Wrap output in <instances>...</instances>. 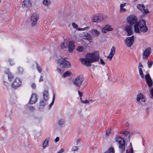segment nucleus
<instances>
[{"label": "nucleus", "instance_id": "33", "mask_svg": "<svg viewBox=\"0 0 153 153\" xmlns=\"http://www.w3.org/2000/svg\"><path fill=\"white\" fill-rule=\"evenodd\" d=\"M111 128H108V129L106 131V134L107 136H108L110 135V133L111 132Z\"/></svg>", "mask_w": 153, "mask_h": 153}, {"label": "nucleus", "instance_id": "37", "mask_svg": "<svg viewBox=\"0 0 153 153\" xmlns=\"http://www.w3.org/2000/svg\"><path fill=\"white\" fill-rule=\"evenodd\" d=\"M145 77L146 81L147 80H149V79H151L149 75V74H146L145 76Z\"/></svg>", "mask_w": 153, "mask_h": 153}, {"label": "nucleus", "instance_id": "27", "mask_svg": "<svg viewBox=\"0 0 153 153\" xmlns=\"http://www.w3.org/2000/svg\"><path fill=\"white\" fill-rule=\"evenodd\" d=\"M105 30L107 31H112L113 30V29L109 25H106L104 27Z\"/></svg>", "mask_w": 153, "mask_h": 153}, {"label": "nucleus", "instance_id": "17", "mask_svg": "<svg viewBox=\"0 0 153 153\" xmlns=\"http://www.w3.org/2000/svg\"><path fill=\"white\" fill-rule=\"evenodd\" d=\"M23 4H22V7H30L31 6V4L30 2V0H24L23 1Z\"/></svg>", "mask_w": 153, "mask_h": 153}, {"label": "nucleus", "instance_id": "59", "mask_svg": "<svg viewBox=\"0 0 153 153\" xmlns=\"http://www.w3.org/2000/svg\"><path fill=\"white\" fill-rule=\"evenodd\" d=\"M131 137V135L130 134L128 136V140H129Z\"/></svg>", "mask_w": 153, "mask_h": 153}, {"label": "nucleus", "instance_id": "1", "mask_svg": "<svg viewBox=\"0 0 153 153\" xmlns=\"http://www.w3.org/2000/svg\"><path fill=\"white\" fill-rule=\"evenodd\" d=\"M127 22L131 26L135 24L134 27L135 33H140V31L145 33L148 31V27L144 20H141L139 22H137V20L136 16L134 15H131L127 17Z\"/></svg>", "mask_w": 153, "mask_h": 153}, {"label": "nucleus", "instance_id": "5", "mask_svg": "<svg viewBox=\"0 0 153 153\" xmlns=\"http://www.w3.org/2000/svg\"><path fill=\"white\" fill-rule=\"evenodd\" d=\"M84 79L83 75H81L77 76L74 81V84L77 87H80L82 84Z\"/></svg>", "mask_w": 153, "mask_h": 153}, {"label": "nucleus", "instance_id": "15", "mask_svg": "<svg viewBox=\"0 0 153 153\" xmlns=\"http://www.w3.org/2000/svg\"><path fill=\"white\" fill-rule=\"evenodd\" d=\"M91 33L94 37H98L100 34L99 31L95 29H92Z\"/></svg>", "mask_w": 153, "mask_h": 153}, {"label": "nucleus", "instance_id": "46", "mask_svg": "<svg viewBox=\"0 0 153 153\" xmlns=\"http://www.w3.org/2000/svg\"><path fill=\"white\" fill-rule=\"evenodd\" d=\"M129 133V132L127 131H124V134L125 135V136L126 137L128 134Z\"/></svg>", "mask_w": 153, "mask_h": 153}, {"label": "nucleus", "instance_id": "31", "mask_svg": "<svg viewBox=\"0 0 153 153\" xmlns=\"http://www.w3.org/2000/svg\"><path fill=\"white\" fill-rule=\"evenodd\" d=\"M65 120L64 119H61L58 121V123L59 125H62L64 123Z\"/></svg>", "mask_w": 153, "mask_h": 153}, {"label": "nucleus", "instance_id": "8", "mask_svg": "<svg viewBox=\"0 0 153 153\" xmlns=\"http://www.w3.org/2000/svg\"><path fill=\"white\" fill-rule=\"evenodd\" d=\"M22 84V82L19 78H16L12 84V87L14 89L20 87Z\"/></svg>", "mask_w": 153, "mask_h": 153}, {"label": "nucleus", "instance_id": "58", "mask_svg": "<svg viewBox=\"0 0 153 153\" xmlns=\"http://www.w3.org/2000/svg\"><path fill=\"white\" fill-rule=\"evenodd\" d=\"M131 153H133V149L132 147H131L130 149Z\"/></svg>", "mask_w": 153, "mask_h": 153}, {"label": "nucleus", "instance_id": "9", "mask_svg": "<svg viewBox=\"0 0 153 153\" xmlns=\"http://www.w3.org/2000/svg\"><path fill=\"white\" fill-rule=\"evenodd\" d=\"M125 30L127 33L128 36L131 35L133 33V26L131 25H127L125 27Z\"/></svg>", "mask_w": 153, "mask_h": 153}, {"label": "nucleus", "instance_id": "16", "mask_svg": "<svg viewBox=\"0 0 153 153\" xmlns=\"http://www.w3.org/2000/svg\"><path fill=\"white\" fill-rule=\"evenodd\" d=\"M83 38L84 39H88L89 42L92 39V37L89 33L87 32H85L83 33Z\"/></svg>", "mask_w": 153, "mask_h": 153}, {"label": "nucleus", "instance_id": "20", "mask_svg": "<svg viewBox=\"0 0 153 153\" xmlns=\"http://www.w3.org/2000/svg\"><path fill=\"white\" fill-rule=\"evenodd\" d=\"M43 96L44 97V99L46 101H47L48 99V92L47 91H44L43 94Z\"/></svg>", "mask_w": 153, "mask_h": 153}, {"label": "nucleus", "instance_id": "52", "mask_svg": "<svg viewBox=\"0 0 153 153\" xmlns=\"http://www.w3.org/2000/svg\"><path fill=\"white\" fill-rule=\"evenodd\" d=\"M106 30H105V28L103 27L102 29V32L104 33H106Z\"/></svg>", "mask_w": 153, "mask_h": 153}, {"label": "nucleus", "instance_id": "11", "mask_svg": "<svg viewBox=\"0 0 153 153\" xmlns=\"http://www.w3.org/2000/svg\"><path fill=\"white\" fill-rule=\"evenodd\" d=\"M134 41V37L132 36L130 37H128L126 38V42L128 47H131L133 44Z\"/></svg>", "mask_w": 153, "mask_h": 153}, {"label": "nucleus", "instance_id": "34", "mask_svg": "<svg viewBox=\"0 0 153 153\" xmlns=\"http://www.w3.org/2000/svg\"><path fill=\"white\" fill-rule=\"evenodd\" d=\"M143 11V13L144 14H147L149 13V11L147 8L145 9L142 11Z\"/></svg>", "mask_w": 153, "mask_h": 153}, {"label": "nucleus", "instance_id": "50", "mask_svg": "<svg viewBox=\"0 0 153 153\" xmlns=\"http://www.w3.org/2000/svg\"><path fill=\"white\" fill-rule=\"evenodd\" d=\"M64 151V149H63L62 148L61 149L60 151L58 152L57 153H63V152Z\"/></svg>", "mask_w": 153, "mask_h": 153}, {"label": "nucleus", "instance_id": "45", "mask_svg": "<svg viewBox=\"0 0 153 153\" xmlns=\"http://www.w3.org/2000/svg\"><path fill=\"white\" fill-rule=\"evenodd\" d=\"M100 59V63L101 64H102L103 65H104L105 64V63L103 61V60L101 58Z\"/></svg>", "mask_w": 153, "mask_h": 153}, {"label": "nucleus", "instance_id": "13", "mask_svg": "<svg viewBox=\"0 0 153 153\" xmlns=\"http://www.w3.org/2000/svg\"><path fill=\"white\" fill-rule=\"evenodd\" d=\"M122 144H118L120 152L121 153L125 152L126 148L125 142L124 140H123Z\"/></svg>", "mask_w": 153, "mask_h": 153}, {"label": "nucleus", "instance_id": "35", "mask_svg": "<svg viewBox=\"0 0 153 153\" xmlns=\"http://www.w3.org/2000/svg\"><path fill=\"white\" fill-rule=\"evenodd\" d=\"M55 99V94H54L53 96L52 101L51 102V103L49 105V107L50 108L51 107V106H52V105L53 104V103L54 102Z\"/></svg>", "mask_w": 153, "mask_h": 153}, {"label": "nucleus", "instance_id": "36", "mask_svg": "<svg viewBox=\"0 0 153 153\" xmlns=\"http://www.w3.org/2000/svg\"><path fill=\"white\" fill-rule=\"evenodd\" d=\"M77 50L79 52H82L83 50V48L82 46H79L77 49Z\"/></svg>", "mask_w": 153, "mask_h": 153}, {"label": "nucleus", "instance_id": "2", "mask_svg": "<svg viewBox=\"0 0 153 153\" xmlns=\"http://www.w3.org/2000/svg\"><path fill=\"white\" fill-rule=\"evenodd\" d=\"M99 58V54L97 52L87 54L86 58H80V60L81 63L87 66H89L91 65V63L97 61Z\"/></svg>", "mask_w": 153, "mask_h": 153}, {"label": "nucleus", "instance_id": "47", "mask_svg": "<svg viewBox=\"0 0 153 153\" xmlns=\"http://www.w3.org/2000/svg\"><path fill=\"white\" fill-rule=\"evenodd\" d=\"M18 69L19 72L20 73H22V72L23 71V69L22 68L19 67L18 68Z\"/></svg>", "mask_w": 153, "mask_h": 153}, {"label": "nucleus", "instance_id": "6", "mask_svg": "<svg viewBox=\"0 0 153 153\" xmlns=\"http://www.w3.org/2000/svg\"><path fill=\"white\" fill-rule=\"evenodd\" d=\"M39 17V15L37 13H34L32 14L31 17V22L32 27H34L36 24Z\"/></svg>", "mask_w": 153, "mask_h": 153}, {"label": "nucleus", "instance_id": "39", "mask_svg": "<svg viewBox=\"0 0 153 153\" xmlns=\"http://www.w3.org/2000/svg\"><path fill=\"white\" fill-rule=\"evenodd\" d=\"M153 62H149V61H148V65L149 68H150L152 65Z\"/></svg>", "mask_w": 153, "mask_h": 153}, {"label": "nucleus", "instance_id": "24", "mask_svg": "<svg viewBox=\"0 0 153 153\" xmlns=\"http://www.w3.org/2000/svg\"><path fill=\"white\" fill-rule=\"evenodd\" d=\"M137 8L141 11H142L145 8L144 5L142 4H138L137 5Z\"/></svg>", "mask_w": 153, "mask_h": 153}, {"label": "nucleus", "instance_id": "21", "mask_svg": "<svg viewBox=\"0 0 153 153\" xmlns=\"http://www.w3.org/2000/svg\"><path fill=\"white\" fill-rule=\"evenodd\" d=\"M116 139V141L118 143V145L122 144V143H123V140H124L121 137H120V136H117V137Z\"/></svg>", "mask_w": 153, "mask_h": 153}, {"label": "nucleus", "instance_id": "4", "mask_svg": "<svg viewBox=\"0 0 153 153\" xmlns=\"http://www.w3.org/2000/svg\"><path fill=\"white\" fill-rule=\"evenodd\" d=\"M57 63L63 68H68L71 67V64L69 62L66 61L65 58L59 59L56 60Z\"/></svg>", "mask_w": 153, "mask_h": 153}, {"label": "nucleus", "instance_id": "40", "mask_svg": "<svg viewBox=\"0 0 153 153\" xmlns=\"http://www.w3.org/2000/svg\"><path fill=\"white\" fill-rule=\"evenodd\" d=\"M126 11V9L123 7L120 8V11L121 13H123Z\"/></svg>", "mask_w": 153, "mask_h": 153}, {"label": "nucleus", "instance_id": "12", "mask_svg": "<svg viewBox=\"0 0 153 153\" xmlns=\"http://www.w3.org/2000/svg\"><path fill=\"white\" fill-rule=\"evenodd\" d=\"M37 98L36 94H33L29 101L30 103L31 104H33L37 102Z\"/></svg>", "mask_w": 153, "mask_h": 153}, {"label": "nucleus", "instance_id": "23", "mask_svg": "<svg viewBox=\"0 0 153 153\" xmlns=\"http://www.w3.org/2000/svg\"><path fill=\"white\" fill-rule=\"evenodd\" d=\"M104 153H114V148L113 147H110Z\"/></svg>", "mask_w": 153, "mask_h": 153}, {"label": "nucleus", "instance_id": "32", "mask_svg": "<svg viewBox=\"0 0 153 153\" xmlns=\"http://www.w3.org/2000/svg\"><path fill=\"white\" fill-rule=\"evenodd\" d=\"M139 72L140 76L142 78H143L144 77V76L141 68H139Z\"/></svg>", "mask_w": 153, "mask_h": 153}, {"label": "nucleus", "instance_id": "18", "mask_svg": "<svg viewBox=\"0 0 153 153\" xmlns=\"http://www.w3.org/2000/svg\"><path fill=\"white\" fill-rule=\"evenodd\" d=\"M141 100V101L143 102H144L145 101V100L143 97V95L141 93L138 94L137 96V102H139L140 100Z\"/></svg>", "mask_w": 153, "mask_h": 153}, {"label": "nucleus", "instance_id": "54", "mask_svg": "<svg viewBox=\"0 0 153 153\" xmlns=\"http://www.w3.org/2000/svg\"><path fill=\"white\" fill-rule=\"evenodd\" d=\"M150 93L152 97H153V88H152L150 91Z\"/></svg>", "mask_w": 153, "mask_h": 153}, {"label": "nucleus", "instance_id": "57", "mask_svg": "<svg viewBox=\"0 0 153 153\" xmlns=\"http://www.w3.org/2000/svg\"><path fill=\"white\" fill-rule=\"evenodd\" d=\"M80 142V139H78V140H77V141H76V144L77 145H78V144Z\"/></svg>", "mask_w": 153, "mask_h": 153}, {"label": "nucleus", "instance_id": "51", "mask_svg": "<svg viewBox=\"0 0 153 153\" xmlns=\"http://www.w3.org/2000/svg\"><path fill=\"white\" fill-rule=\"evenodd\" d=\"M31 87L33 89H35L36 87V85L35 83H33L31 85Z\"/></svg>", "mask_w": 153, "mask_h": 153}, {"label": "nucleus", "instance_id": "25", "mask_svg": "<svg viewBox=\"0 0 153 153\" xmlns=\"http://www.w3.org/2000/svg\"><path fill=\"white\" fill-rule=\"evenodd\" d=\"M43 4L46 6H49L51 3L50 0H43Z\"/></svg>", "mask_w": 153, "mask_h": 153}, {"label": "nucleus", "instance_id": "10", "mask_svg": "<svg viewBox=\"0 0 153 153\" xmlns=\"http://www.w3.org/2000/svg\"><path fill=\"white\" fill-rule=\"evenodd\" d=\"M151 52V48L150 47H148L146 48L144 51L143 54V59H147L148 57L150 55Z\"/></svg>", "mask_w": 153, "mask_h": 153}, {"label": "nucleus", "instance_id": "60", "mask_svg": "<svg viewBox=\"0 0 153 153\" xmlns=\"http://www.w3.org/2000/svg\"><path fill=\"white\" fill-rule=\"evenodd\" d=\"M124 131H121L120 133H121V134H124Z\"/></svg>", "mask_w": 153, "mask_h": 153}, {"label": "nucleus", "instance_id": "14", "mask_svg": "<svg viewBox=\"0 0 153 153\" xmlns=\"http://www.w3.org/2000/svg\"><path fill=\"white\" fill-rule=\"evenodd\" d=\"M115 47L113 46L111 50L110 53L107 57L108 59H109L110 60L112 59L113 56L115 54Z\"/></svg>", "mask_w": 153, "mask_h": 153}, {"label": "nucleus", "instance_id": "44", "mask_svg": "<svg viewBox=\"0 0 153 153\" xmlns=\"http://www.w3.org/2000/svg\"><path fill=\"white\" fill-rule=\"evenodd\" d=\"M72 25L73 27L75 28H76L78 27L77 25L75 24V23H73L72 24Z\"/></svg>", "mask_w": 153, "mask_h": 153}, {"label": "nucleus", "instance_id": "22", "mask_svg": "<svg viewBox=\"0 0 153 153\" xmlns=\"http://www.w3.org/2000/svg\"><path fill=\"white\" fill-rule=\"evenodd\" d=\"M78 149V147L77 146H73L72 149L70 153H75V151H77Z\"/></svg>", "mask_w": 153, "mask_h": 153}, {"label": "nucleus", "instance_id": "26", "mask_svg": "<svg viewBox=\"0 0 153 153\" xmlns=\"http://www.w3.org/2000/svg\"><path fill=\"white\" fill-rule=\"evenodd\" d=\"M146 81L147 83V84L149 87H151L152 85V81L151 79L147 80Z\"/></svg>", "mask_w": 153, "mask_h": 153}, {"label": "nucleus", "instance_id": "62", "mask_svg": "<svg viewBox=\"0 0 153 153\" xmlns=\"http://www.w3.org/2000/svg\"><path fill=\"white\" fill-rule=\"evenodd\" d=\"M45 70H46V71H48V69L47 68H46V69Z\"/></svg>", "mask_w": 153, "mask_h": 153}, {"label": "nucleus", "instance_id": "43", "mask_svg": "<svg viewBox=\"0 0 153 153\" xmlns=\"http://www.w3.org/2000/svg\"><path fill=\"white\" fill-rule=\"evenodd\" d=\"M138 67L139 70V68H140L142 69V68L143 67V66L142 64H141V62H140L139 63Z\"/></svg>", "mask_w": 153, "mask_h": 153}, {"label": "nucleus", "instance_id": "61", "mask_svg": "<svg viewBox=\"0 0 153 153\" xmlns=\"http://www.w3.org/2000/svg\"><path fill=\"white\" fill-rule=\"evenodd\" d=\"M126 153H130L129 152L128 150H126Z\"/></svg>", "mask_w": 153, "mask_h": 153}, {"label": "nucleus", "instance_id": "42", "mask_svg": "<svg viewBox=\"0 0 153 153\" xmlns=\"http://www.w3.org/2000/svg\"><path fill=\"white\" fill-rule=\"evenodd\" d=\"M13 75H12L11 74H10L8 75V78L10 80H11V79H12L13 78Z\"/></svg>", "mask_w": 153, "mask_h": 153}, {"label": "nucleus", "instance_id": "41", "mask_svg": "<svg viewBox=\"0 0 153 153\" xmlns=\"http://www.w3.org/2000/svg\"><path fill=\"white\" fill-rule=\"evenodd\" d=\"M78 94L80 96V99L81 101H82V97L83 96V93L82 92H81L79 91H78Z\"/></svg>", "mask_w": 153, "mask_h": 153}, {"label": "nucleus", "instance_id": "53", "mask_svg": "<svg viewBox=\"0 0 153 153\" xmlns=\"http://www.w3.org/2000/svg\"><path fill=\"white\" fill-rule=\"evenodd\" d=\"M59 140V137H57L55 139V141L56 142H58Z\"/></svg>", "mask_w": 153, "mask_h": 153}, {"label": "nucleus", "instance_id": "48", "mask_svg": "<svg viewBox=\"0 0 153 153\" xmlns=\"http://www.w3.org/2000/svg\"><path fill=\"white\" fill-rule=\"evenodd\" d=\"M81 102L85 104L88 103L89 102V101L87 100H86L85 101H83L82 100V101H81Z\"/></svg>", "mask_w": 153, "mask_h": 153}, {"label": "nucleus", "instance_id": "29", "mask_svg": "<svg viewBox=\"0 0 153 153\" xmlns=\"http://www.w3.org/2000/svg\"><path fill=\"white\" fill-rule=\"evenodd\" d=\"M36 68L37 70L39 73H41L42 71L41 68L39 66V65L37 62H36Z\"/></svg>", "mask_w": 153, "mask_h": 153}, {"label": "nucleus", "instance_id": "38", "mask_svg": "<svg viewBox=\"0 0 153 153\" xmlns=\"http://www.w3.org/2000/svg\"><path fill=\"white\" fill-rule=\"evenodd\" d=\"M29 110L32 111H33L35 110L34 107L32 106H29Z\"/></svg>", "mask_w": 153, "mask_h": 153}, {"label": "nucleus", "instance_id": "63", "mask_svg": "<svg viewBox=\"0 0 153 153\" xmlns=\"http://www.w3.org/2000/svg\"><path fill=\"white\" fill-rule=\"evenodd\" d=\"M153 1V0H152Z\"/></svg>", "mask_w": 153, "mask_h": 153}, {"label": "nucleus", "instance_id": "28", "mask_svg": "<svg viewBox=\"0 0 153 153\" xmlns=\"http://www.w3.org/2000/svg\"><path fill=\"white\" fill-rule=\"evenodd\" d=\"M71 74V72L69 71H67L65 72L63 74V76L64 77H65L66 76L70 75Z\"/></svg>", "mask_w": 153, "mask_h": 153}, {"label": "nucleus", "instance_id": "3", "mask_svg": "<svg viewBox=\"0 0 153 153\" xmlns=\"http://www.w3.org/2000/svg\"><path fill=\"white\" fill-rule=\"evenodd\" d=\"M61 48L63 49L66 48L68 47V51L70 53L72 52L74 49L75 46L74 43L71 41H69L67 40H64L62 45H61Z\"/></svg>", "mask_w": 153, "mask_h": 153}, {"label": "nucleus", "instance_id": "7", "mask_svg": "<svg viewBox=\"0 0 153 153\" xmlns=\"http://www.w3.org/2000/svg\"><path fill=\"white\" fill-rule=\"evenodd\" d=\"M106 16L103 15H95L93 17L92 22H100L105 18Z\"/></svg>", "mask_w": 153, "mask_h": 153}, {"label": "nucleus", "instance_id": "19", "mask_svg": "<svg viewBox=\"0 0 153 153\" xmlns=\"http://www.w3.org/2000/svg\"><path fill=\"white\" fill-rule=\"evenodd\" d=\"M49 140V138L48 137L44 141L42 144L43 149H45L48 146Z\"/></svg>", "mask_w": 153, "mask_h": 153}, {"label": "nucleus", "instance_id": "49", "mask_svg": "<svg viewBox=\"0 0 153 153\" xmlns=\"http://www.w3.org/2000/svg\"><path fill=\"white\" fill-rule=\"evenodd\" d=\"M126 3H124L123 4H121L120 5V7L122 8V7H125L126 5Z\"/></svg>", "mask_w": 153, "mask_h": 153}, {"label": "nucleus", "instance_id": "30", "mask_svg": "<svg viewBox=\"0 0 153 153\" xmlns=\"http://www.w3.org/2000/svg\"><path fill=\"white\" fill-rule=\"evenodd\" d=\"M47 101H45V100H44L40 101L39 105L40 106H44L46 104Z\"/></svg>", "mask_w": 153, "mask_h": 153}, {"label": "nucleus", "instance_id": "56", "mask_svg": "<svg viewBox=\"0 0 153 153\" xmlns=\"http://www.w3.org/2000/svg\"><path fill=\"white\" fill-rule=\"evenodd\" d=\"M39 81V82H42L43 81V78L42 76H41Z\"/></svg>", "mask_w": 153, "mask_h": 153}, {"label": "nucleus", "instance_id": "55", "mask_svg": "<svg viewBox=\"0 0 153 153\" xmlns=\"http://www.w3.org/2000/svg\"><path fill=\"white\" fill-rule=\"evenodd\" d=\"M57 71L59 73H61V70L60 69V68H58L57 69Z\"/></svg>", "mask_w": 153, "mask_h": 153}]
</instances>
